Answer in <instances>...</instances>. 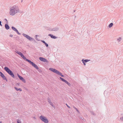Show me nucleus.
Here are the masks:
<instances>
[{
	"label": "nucleus",
	"mask_w": 123,
	"mask_h": 123,
	"mask_svg": "<svg viewBox=\"0 0 123 123\" xmlns=\"http://www.w3.org/2000/svg\"><path fill=\"white\" fill-rule=\"evenodd\" d=\"M19 11L18 6L14 5L10 7L9 13L10 15L13 16L18 13H19Z\"/></svg>",
	"instance_id": "f257e3e1"
},
{
	"label": "nucleus",
	"mask_w": 123,
	"mask_h": 123,
	"mask_svg": "<svg viewBox=\"0 0 123 123\" xmlns=\"http://www.w3.org/2000/svg\"><path fill=\"white\" fill-rule=\"evenodd\" d=\"M16 52L19 55H20L21 57L23 59L28 62L33 67H34L36 69H39V68L37 65H36L34 62H31V60L26 59V57L24 56L22 53L18 51Z\"/></svg>",
	"instance_id": "f03ea898"
},
{
	"label": "nucleus",
	"mask_w": 123,
	"mask_h": 123,
	"mask_svg": "<svg viewBox=\"0 0 123 123\" xmlns=\"http://www.w3.org/2000/svg\"><path fill=\"white\" fill-rule=\"evenodd\" d=\"M49 70L53 73H55L59 75L60 76L62 77H64V76L62 75L61 72L55 69L51 68H49Z\"/></svg>",
	"instance_id": "7ed1b4c3"
},
{
	"label": "nucleus",
	"mask_w": 123,
	"mask_h": 123,
	"mask_svg": "<svg viewBox=\"0 0 123 123\" xmlns=\"http://www.w3.org/2000/svg\"><path fill=\"white\" fill-rule=\"evenodd\" d=\"M5 70L12 78H14V75L12 72L7 67H5L4 68Z\"/></svg>",
	"instance_id": "20e7f679"
},
{
	"label": "nucleus",
	"mask_w": 123,
	"mask_h": 123,
	"mask_svg": "<svg viewBox=\"0 0 123 123\" xmlns=\"http://www.w3.org/2000/svg\"><path fill=\"white\" fill-rule=\"evenodd\" d=\"M40 119L45 123H48L49 121L46 117L44 116L41 115L39 117Z\"/></svg>",
	"instance_id": "39448f33"
},
{
	"label": "nucleus",
	"mask_w": 123,
	"mask_h": 123,
	"mask_svg": "<svg viewBox=\"0 0 123 123\" xmlns=\"http://www.w3.org/2000/svg\"><path fill=\"white\" fill-rule=\"evenodd\" d=\"M22 35L24 37L26 38L28 40L31 41H35V39L33 38L30 37L29 35L26 34L25 33H23Z\"/></svg>",
	"instance_id": "423d86ee"
},
{
	"label": "nucleus",
	"mask_w": 123,
	"mask_h": 123,
	"mask_svg": "<svg viewBox=\"0 0 123 123\" xmlns=\"http://www.w3.org/2000/svg\"><path fill=\"white\" fill-rule=\"evenodd\" d=\"M59 30V28L58 27H55L54 28H52L49 29V31H57Z\"/></svg>",
	"instance_id": "0eeeda50"
},
{
	"label": "nucleus",
	"mask_w": 123,
	"mask_h": 123,
	"mask_svg": "<svg viewBox=\"0 0 123 123\" xmlns=\"http://www.w3.org/2000/svg\"><path fill=\"white\" fill-rule=\"evenodd\" d=\"M90 61V60L89 59H82L81 60V61L83 63L84 66H85L86 64V63L87 62Z\"/></svg>",
	"instance_id": "6e6552de"
},
{
	"label": "nucleus",
	"mask_w": 123,
	"mask_h": 123,
	"mask_svg": "<svg viewBox=\"0 0 123 123\" xmlns=\"http://www.w3.org/2000/svg\"><path fill=\"white\" fill-rule=\"evenodd\" d=\"M0 76L2 77L4 80H6V81H7V80L6 79V77L5 76V75L3 74L0 71Z\"/></svg>",
	"instance_id": "1a4fd4ad"
},
{
	"label": "nucleus",
	"mask_w": 123,
	"mask_h": 123,
	"mask_svg": "<svg viewBox=\"0 0 123 123\" xmlns=\"http://www.w3.org/2000/svg\"><path fill=\"white\" fill-rule=\"evenodd\" d=\"M17 75L19 79L21 80L24 83L25 82V80L23 78L22 76H20L18 74H17Z\"/></svg>",
	"instance_id": "9d476101"
},
{
	"label": "nucleus",
	"mask_w": 123,
	"mask_h": 123,
	"mask_svg": "<svg viewBox=\"0 0 123 123\" xmlns=\"http://www.w3.org/2000/svg\"><path fill=\"white\" fill-rule=\"evenodd\" d=\"M39 59L40 61H42L44 62H47V60L46 59L43 57H40L39 58Z\"/></svg>",
	"instance_id": "9b49d317"
},
{
	"label": "nucleus",
	"mask_w": 123,
	"mask_h": 123,
	"mask_svg": "<svg viewBox=\"0 0 123 123\" xmlns=\"http://www.w3.org/2000/svg\"><path fill=\"white\" fill-rule=\"evenodd\" d=\"M48 36L52 38L56 39L57 38V37L55 36H54L53 35L51 34H49L48 35Z\"/></svg>",
	"instance_id": "f8f14e48"
},
{
	"label": "nucleus",
	"mask_w": 123,
	"mask_h": 123,
	"mask_svg": "<svg viewBox=\"0 0 123 123\" xmlns=\"http://www.w3.org/2000/svg\"><path fill=\"white\" fill-rule=\"evenodd\" d=\"M5 27L6 30H8L10 28V27L8 25V24H6L5 25Z\"/></svg>",
	"instance_id": "ddd939ff"
},
{
	"label": "nucleus",
	"mask_w": 123,
	"mask_h": 123,
	"mask_svg": "<svg viewBox=\"0 0 123 123\" xmlns=\"http://www.w3.org/2000/svg\"><path fill=\"white\" fill-rule=\"evenodd\" d=\"M14 88L17 91H22V89L21 88H17L15 87H14Z\"/></svg>",
	"instance_id": "4468645a"
},
{
	"label": "nucleus",
	"mask_w": 123,
	"mask_h": 123,
	"mask_svg": "<svg viewBox=\"0 0 123 123\" xmlns=\"http://www.w3.org/2000/svg\"><path fill=\"white\" fill-rule=\"evenodd\" d=\"M12 29L14 31H16L17 29H16L15 27H14L13 26H12Z\"/></svg>",
	"instance_id": "2eb2a0df"
},
{
	"label": "nucleus",
	"mask_w": 123,
	"mask_h": 123,
	"mask_svg": "<svg viewBox=\"0 0 123 123\" xmlns=\"http://www.w3.org/2000/svg\"><path fill=\"white\" fill-rule=\"evenodd\" d=\"M113 24V23H110L108 26L109 27V28H111V27L112 26Z\"/></svg>",
	"instance_id": "dca6fc26"
},
{
	"label": "nucleus",
	"mask_w": 123,
	"mask_h": 123,
	"mask_svg": "<svg viewBox=\"0 0 123 123\" xmlns=\"http://www.w3.org/2000/svg\"><path fill=\"white\" fill-rule=\"evenodd\" d=\"M121 37H119L117 39V40L118 41V42H119L121 40Z\"/></svg>",
	"instance_id": "f3484780"
},
{
	"label": "nucleus",
	"mask_w": 123,
	"mask_h": 123,
	"mask_svg": "<svg viewBox=\"0 0 123 123\" xmlns=\"http://www.w3.org/2000/svg\"><path fill=\"white\" fill-rule=\"evenodd\" d=\"M50 105H51L53 107H54V106L53 105L52 103V102H50L49 103Z\"/></svg>",
	"instance_id": "a211bd4d"
},
{
	"label": "nucleus",
	"mask_w": 123,
	"mask_h": 123,
	"mask_svg": "<svg viewBox=\"0 0 123 123\" xmlns=\"http://www.w3.org/2000/svg\"><path fill=\"white\" fill-rule=\"evenodd\" d=\"M60 79L63 82H64L65 80L64 79L61 77H60Z\"/></svg>",
	"instance_id": "6ab92c4d"
},
{
	"label": "nucleus",
	"mask_w": 123,
	"mask_h": 123,
	"mask_svg": "<svg viewBox=\"0 0 123 123\" xmlns=\"http://www.w3.org/2000/svg\"><path fill=\"white\" fill-rule=\"evenodd\" d=\"M47 99H48V102L49 103L50 102H51V100L49 98H48Z\"/></svg>",
	"instance_id": "aec40b11"
},
{
	"label": "nucleus",
	"mask_w": 123,
	"mask_h": 123,
	"mask_svg": "<svg viewBox=\"0 0 123 123\" xmlns=\"http://www.w3.org/2000/svg\"><path fill=\"white\" fill-rule=\"evenodd\" d=\"M17 123H21V122L20 120H19V119H17Z\"/></svg>",
	"instance_id": "412c9836"
},
{
	"label": "nucleus",
	"mask_w": 123,
	"mask_h": 123,
	"mask_svg": "<svg viewBox=\"0 0 123 123\" xmlns=\"http://www.w3.org/2000/svg\"><path fill=\"white\" fill-rule=\"evenodd\" d=\"M15 32H17V34H18L19 35H20L21 34L17 30L15 31Z\"/></svg>",
	"instance_id": "4be33fe9"
},
{
	"label": "nucleus",
	"mask_w": 123,
	"mask_h": 123,
	"mask_svg": "<svg viewBox=\"0 0 123 123\" xmlns=\"http://www.w3.org/2000/svg\"><path fill=\"white\" fill-rule=\"evenodd\" d=\"M67 85H68L69 86H70L71 84L70 83L68 82H67V83L66 84Z\"/></svg>",
	"instance_id": "5701e85b"
},
{
	"label": "nucleus",
	"mask_w": 123,
	"mask_h": 123,
	"mask_svg": "<svg viewBox=\"0 0 123 123\" xmlns=\"http://www.w3.org/2000/svg\"><path fill=\"white\" fill-rule=\"evenodd\" d=\"M91 114H92L93 115H95V114L94 113L93 111H91Z\"/></svg>",
	"instance_id": "b1692460"
},
{
	"label": "nucleus",
	"mask_w": 123,
	"mask_h": 123,
	"mask_svg": "<svg viewBox=\"0 0 123 123\" xmlns=\"http://www.w3.org/2000/svg\"><path fill=\"white\" fill-rule=\"evenodd\" d=\"M5 20L6 21V24H8V20H7L5 18Z\"/></svg>",
	"instance_id": "393cba45"
},
{
	"label": "nucleus",
	"mask_w": 123,
	"mask_h": 123,
	"mask_svg": "<svg viewBox=\"0 0 123 123\" xmlns=\"http://www.w3.org/2000/svg\"><path fill=\"white\" fill-rule=\"evenodd\" d=\"M44 44L46 47H48V44L46 43Z\"/></svg>",
	"instance_id": "a878e982"
},
{
	"label": "nucleus",
	"mask_w": 123,
	"mask_h": 123,
	"mask_svg": "<svg viewBox=\"0 0 123 123\" xmlns=\"http://www.w3.org/2000/svg\"><path fill=\"white\" fill-rule=\"evenodd\" d=\"M120 119L122 121H123V117H121L120 118Z\"/></svg>",
	"instance_id": "bb28decb"
},
{
	"label": "nucleus",
	"mask_w": 123,
	"mask_h": 123,
	"mask_svg": "<svg viewBox=\"0 0 123 123\" xmlns=\"http://www.w3.org/2000/svg\"><path fill=\"white\" fill-rule=\"evenodd\" d=\"M41 41L42 43H43L44 44H45L46 43L43 40H41Z\"/></svg>",
	"instance_id": "cd10ccee"
},
{
	"label": "nucleus",
	"mask_w": 123,
	"mask_h": 123,
	"mask_svg": "<svg viewBox=\"0 0 123 123\" xmlns=\"http://www.w3.org/2000/svg\"><path fill=\"white\" fill-rule=\"evenodd\" d=\"M80 117V118L82 120H83V119H84V118L83 117Z\"/></svg>",
	"instance_id": "c85d7f7f"
},
{
	"label": "nucleus",
	"mask_w": 123,
	"mask_h": 123,
	"mask_svg": "<svg viewBox=\"0 0 123 123\" xmlns=\"http://www.w3.org/2000/svg\"><path fill=\"white\" fill-rule=\"evenodd\" d=\"M66 105H67V107H68V108H70V107L67 104H66Z\"/></svg>",
	"instance_id": "c756f323"
},
{
	"label": "nucleus",
	"mask_w": 123,
	"mask_h": 123,
	"mask_svg": "<svg viewBox=\"0 0 123 123\" xmlns=\"http://www.w3.org/2000/svg\"><path fill=\"white\" fill-rule=\"evenodd\" d=\"M64 82L66 84L68 82L66 80H65Z\"/></svg>",
	"instance_id": "7c9ffc66"
},
{
	"label": "nucleus",
	"mask_w": 123,
	"mask_h": 123,
	"mask_svg": "<svg viewBox=\"0 0 123 123\" xmlns=\"http://www.w3.org/2000/svg\"><path fill=\"white\" fill-rule=\"evenodd\" d=\"M9 36L11 37H12L13 36V35H10Z\"/></svg>",
	"instance_id": "2f4dec72"
},
{
	"label": "nucleus",
	"mask_w": 123,
	"mask_h": 123,
	"mask_svg": "<svg viewBox=\"0 0 123 123\" xmlns=\"http://www.w3.org/2000/svg\"><path fill=\"white\" fill-rule=\"evenodd\" d=\"M73 108H74L76 110H77V109L75 107H74V106H73Z\"/></svg>",
	"instance_id": "473e14b6"
},
{
	"label": "nucleus",
	"mask_w": 123,
	"mask_h": 123,
	"mask_svg": "<svg viewBox=\"0 0 123 123\" xmlns=\"http://www.w3.org/2000/svg\"><path fill=\"white\" fill-rule=\"evenodd\" d=\"M77 111L78 113H80V112L79 111H78V109H77V110H76Z\"/></svg>",
	"instance_id": "72a5a7b5"
},
{
	"label": "nucleus",
	"mask_w": 123,
	"mask_h": 123,
	"mask_svg": "<svg viewBox=\"0 0 123 123\" xmlns=\"http://www.w3.org/2000/svg\"><path fill=\"white\" fill-rule=\"evenodd\" d=\"M1 22L0 21V25H1V26H2V25L1 24Z\"/></svg>",
	"instance_id": "f704fd0d"
},
{
	"label": "nucleus",
	"mask_w": 123,
	"mask_h": 123,
	"mask_svg": "<svg viewBox=\"0 0 123 123\" xmlns=\"http://www.w3.org/2000/svg\"><path fill=\"white\" fill-rule=\"evenodd\" d=\"M39 72H41V70H40L39 71Z\"/></svg>",
	"instance_id": "c9c22d12"
},
{
	"label": "nucleus",
	"mask_w": 123,
	"mask_h": 123,
	"mask_svg": "<svg viewBox=\"0 0 123 123\" xmlns=\"http://www.w3.org/2000/svg\"><path fill=\"white\" fill-rule=\"evenodd\" d=\"M34 119H36V118L35 117H34Z\"/></svg>",
	"instance_id": "e433bc0d"
},
{
	"label": "nucleus",
	"mask_w": 123,
	"mask_h": 123,
	"mask_svg": "<svg viewBox=\"0 0 123 123\" xmlns=\"http://www.w3.org/2000/svg\"><path fill=\"white\" fill-rule=\"evenodd\" d=\"M76 16H75V18H76Z\"/></svg>",
	"instance_id": "4c0bfd02"
},
{
	"label": "nucleus",
	"mask_w": 123,
	"mask_h": 123,
	"mask_svg": "<svg viewBox=\"0 0 123 123\" xmlns=\"http://www.w3.org/2000/svg\"><path fill=\"white\" fill-rule=\"evenodd\" d=\"M22 1H23V0H22L21 1V2H22Z\"/></svg>",
	"instance_id": "58836bf2"
},
{
	"label": "nucleus",
	"mask_w": 123,
	"mask_h": 123,
	"mask_svg": "<svg viewBox=\"0 0 123 123\" xmlns=\"http://www.w3.org/2000/svg\"><path fill=\"white\" fill-rule=\"evenodd\" d=\"M75 10H74V12H75Z\"/></svg>",
	"instance_id": "ea45409f"
},
{
	"label": "nucleus",
	"mask_w": 123,
	"mask_h": 123,
	"mask_svg": "<svg viewBox=\"0 0 123 123\" xmlns=\"http://www.w3.org/2000/svg\"><path fill=\"white\" fill-rule=\"evenodd\" d=\"M36 36H37V35H36Z\"/></svg>",
	"instance_id": "a19ab883"
},
{
	"label": "nucleus",
	"mask_w": 123,
	"mask_h": 123,
	"mask_svg": "<svg viewBox=\"0 0 123 123\" xmlns=\"http://www.w3.org/2000/svg\"><path fill=\"white\" fill-rule=\"evenodd\" d=\"M0 123H1V122H0Z\"/></svg>",
	"instance_id": "79ce46f5"
}]
</instances>
